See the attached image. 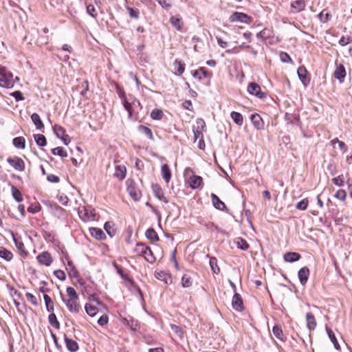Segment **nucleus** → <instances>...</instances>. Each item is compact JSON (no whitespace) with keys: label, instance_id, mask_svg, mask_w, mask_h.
Returning a JSON list of instances; mask_svg holds the SVG:
<instances>
[{"label":"nucleus","instance_id":"f257e3e1","mask_svg":"<svg viewBox=\"0 0 352 352\" xmlns=\"http://www.w3.org/2000/svg\"><path fill=\"white\" fill-rule=\"evenodd\" d=\"M16 80H19V77L14 78L13 74L10 71L5 67L0 65V87H12Z\"/></svg>","mask_w":352,"mask_h":352},{"label":"nucleus","instance_id":"f03ea898","mask_svg":"<svg viewBox=\"0 0 352 352\" xmlns=\"http://www.w3.org/2000/svg\"><path fill=\"white\" fill-rule=\"evenodd\" d=\"M78 213L81 220L85 222L94 221L95 219L94 209L91 206H80Z\"/></svg>","mask_w":352,"mask_h":352},{"label":"nucleus","instance_id":"7ed1b4c3","mask_svg":"<svg viewBox=\"0 0 352 352\" xmlns=\"http://www.w3.org/2000/svg\"><path fill=\"white\" fill-rule=\"evenodd\" d=\"M229 21L230 22L249 23L250 22V17L245 13L235 12L230 16Z\"/></svg>","mask_w":352,"mask_h":352},{"label":"nucleus","instance_id":"20e7f679","mask_svg":"<svg viewBox=\"0 0 352 352\" xmlns=\"http://www.w3.org/2000/svg\"><path fill=\"white\" fill-rule=\"evenodd\" d=\"M248 91L250 94L255 96L258 98H264L266 97V94L261 91V87L255 82H251L249 84L248 87Z\"/></svg>","mask_w":352,"mask_h":352},{"label":"nucleus","instance_id":"39448f33","mask_svg":"<svg viewBox=\"0 0 352 352\" xmlns=\"http://www.w3.org/2000/svg\"><path fill=\"white\" fill-rule=\"evenodd\" d=\"M127 191L131 198L135 201H138L141 198V192L135 188L133 181L127 180Z\"/></svg>","mask_w":352,"mask_h":352},{"label":"nucleus","instance_id":"423d86ee","mask_svg":"<svg viewBox=\"0 0 352 352\" xmlns=\"http://www.w3.org/2000/svg\"><path fill=\"white\" fill-rule=\"evenodd\" d=\"M188 183L192 189H197L202 185L203 179L201 177L193 175L188 179Z\"/></svg>","mask_w":352,"mask_h":352},{"label":"nucleus","instance_id":"0eeeda50","mask_svg":"<svg viewBox=\"0 0 352 352\" xmlns=\"http://www.w3.org/2000/svg\"><path fill=\"white\" fill-rule=\"evenodd\" d=\"M38 261L45 266H50L52 262L51 254L47 252H43L37 256Z\"/></svg>","mask_w":352,"mask_h":352},{"label":"nucleus","instance_id":"6e6552de","mask_svg":"<svg viewBox=\"0 0 352 352\" xmlns=\"http://www.w3.org/2000/svg\"><path fill=\"white\" fill-rule=\"evenodd\" d=\"M333 76L340 82L344 81L346 77V70L344 66L342 64L337 65L336 69L334 71Z\"/></svg>","mask_w":352,"mask_h":352},{"label":"nucleus","instance_id":"1a4fd4ad","mask_svg":"<svg viewBox=\"0 0 352 352\" xmlns=\"http://www.w3.org/2000/svg\"><path fill=\"white\" fill-rule=\"evenodd\" d=\"M232 305L233 308L238 311H241L243 309V302L240 294L236 293L233 296Z\"/></svg>","mask_w":352,"mask_h":352},{"label":"nucleus","instance_id":"9d476101","mask_svg":"<svg viewBox=\"0 0 352 352\" xmlns=\"http://www.w3.org/2000/svg\"><path fill=\"white\" fill-rule=\"evenodd\" d=\"M298 78L305 86L309 83V78L307 77V71L304 66H300L297 70Z\"/></svg>","mask_w":352,"mask_h":352},{"label":"nucleus","instance_id":"9b49d317","mask_svg":"<svg viewBox=\"0 0 352 352\" xmlns=\"http://www.w3.org/2000/svg\"><path fill=\"white\" fill-rule=\"evenodd\" d=\"M305 8V1L304 0H296L291 3V12L298 13L303 10Z\"/></svg>","mask_w":352,"mask_h":352},{"label":"nucleus","instance_id":"f8f14e48","mask_svg":"<svg viewBox=\"0 0 352 352\" xmlns=\"http://www.w3.org/2000/svg\"><path fill=\"white\" fill-rule=\"evenodd\" d=\"M77 300L78 299H63L69 311L74 313H78L80 309V307L76 302Z\"/></svg>","mask_w":352,"mask_h":352},{"label":"nucleus","instance_id":"ddd939ff","mask_svg":"<svg viewBox=\"0 0 352 352\" xmlns=\"http://www.w3.org/2000/svg\"><path fill=\"white\" fill-rule=\"evenodd\" d=\"M67 263H66V270L67 271L69 275L71 277L77 278L79 276V274L74 263L71 260L66 258Z\"/></svg>","mask_w":352,"mask_h":352},{"label":"nucleus","instance_id":"4468645a","mask_svg":"<svg viewBox=\"0 0 352 352\" xmlns=\"http://www.w3.org/2000/svg\"><path fill=\"white\" fill-rule=\"evenodd\" d=\"M309 275V270L308 267H304L300 269L298 273V278L302 285H305Z\"/></svg>","mask_w":352,"mask_h":352},{"label":"nucleus","instance_id":"2eb2a0df","mask_svg":"<svg viewBox=\"0 0 352 352\" xmlns=\"http://www.w3.org/2000/svg\"><path fill=\"white\" fill-rule=\"evenodd\" d=\"M250 120L256 129L259 130L263 128L264 124L263 120L258 114H252L250 117Z\"/></svg>","mask_w":352,"mask_h":352},{"label":"nucleus","instance_id":"dca6fc26","mask_svg":"<svg viewBox=\"0 0 352 352\" xmlns=\"http://www.w3.org/2000/svg\"><path fill=\"white\" fill-rule=\"evenodd\" d=\"M170 23L176 30H181L183 27L182 18L179 15L173 16L170 19Z\"/></svg>","mask_w":352,"mask_h":352},{"label":"nucleus","instance_id":"f3484780","mask_svg":"<svg viewBox=\"0 0 352 352\" xmlns=\"http://www.w3.org/2000/svg\"><path fill=\"white\" fill-rule=\"evenodd\" d=\"M65 342L66 346L69 351L76 352L78 351V344L75 340L70 339L65 336Z\"/></svg>","mask_w":352,"mask_h":352},{"label":"nucleus","instance_id":"a211bd4d","mask_svg":"<svg viewBox=\"0 0 352 352\" xmlns=\"http://www.w3.org/2000/svg\"><path fill=\"white\" fill-rule=\"evenodd\" d=\"M11 296H12V300L13 301L14 304L16 307L19 311H21V294L17 292L16 290H11L10 292Z\"/></svg>","mask_w":352,"mask_h":352},{"label":"nucleus","instance_id":"6ab92c4d","mask_svg":"<svg viewBox=\"0 0 352 352\" xmlns=\"http://www.w3.org/2000/svg\"><path fill=\"white\" fill-rule=\"evenodd\" d=\"M162 178L166 183H168L171 178V173L168 164H163L161 168Z\"/></svg>","mask_w":352,"mask_h":352},{"label":"nucleus","instance_id":"aec40b11","mask_svg":"<svg viewBox=\"0 0 352 352\" xmlns=\"http://www.w3.org/2000/svg\"><path fill=\"white\" fill-rule=\"evenodd\" d=\"M211 198L212 204L217 209L223 210L226 208L225 204L221 201L216 195L212 194Z\"/></svg>","mask_w":352,"mask_h":352},{"label":"nucleus","instance_id":"412c9836","mask_svg":"<svg viewBox=\"0 0 352 352\" xmlns=\"http://www.w3.org/2000/svg\"><path fill=\"white\" fill-rule=\"evenodd\" d=\"M300 258V255L297 252H287L284 254V260L286 262L292 263Z\"/></svg>","mask_w":352,"mask_h":352},{"label":"nucleus","instance_id":"4be33fe9","mask_svg":"<svg viewBox=\"0 0 352 352\" xmlns=\"http://www.w3.org/2000/svg\"><path fill=\"white\" fill-rule=\"evenodd\" d=\"M306 320L307 323V327L309 330H313L316 327V322L314 315L309 312L306 314Z\"/></svg>","mask_w":352,"mask_h":352},{"label":"nucleus","instance_id":"5701e85b","mask_svg":"<svg viewBox=\"0 0 352 352\" xmlns=\"http://www.w3.org/2000/svg\"><path fill=\"white\" fill-rule=\"evenodd\" d=\"M126 168L123 166H117L116 167V170L114 173V176L118 178L119 179H123L126 177Z\"/></svg>","mask_w":352,"mask_h":352},{"label":"nucleus","instance_id":"b1692460","mask_svg":"<svg viewBox=\"0 0 352 352\" xmlns=\"http://www.w3.org/2000/svg\"><path fill=\"white\" fill-rule=\"evenodd\" d=\"M192 76L199 80H201L208 76V72L204 67H201L199 69L194 71L192 72Z\"/></svg>","mask_w":352,"mask_h":352},{"label":"nucleus","instance_id":"393cba45","mask_svg":"<svg viewBox=\"0 0 352 352\" xmlns=\"http://www.w3.org/2000/svg\"><path fill=\"white\" fill-rule=\"evenodd\" d=\"M230 117L234 121V123H236L239 126H241L243 123V118L242 115L236 111H232L230 113Z\"/></svg>","mask_w":352,"mask_h":352},{"label":"nucleus","instance_id":"a878e982","mask_svg":"<svg viewBox=\"0 0 352 352\" xmlns=\"http://www.w3.org/2000/svg\"><path fill=\"white\" fill-rule=\"evenodd\" d=\"M31 119L37 129H41L44 127V124L42 122L38 114L34 113L31 116Z\"/></svg>","mask_w":352,"mask_h":352},{"label":"nucleus","instance_id":"bb28decb","mask_svg":"<svg viewBox=\"0 0 352 352\" xmlns=\"http://www.w3.org/2000/svg\"><path fill=\"white\" fill-rule=\"evenodd\" d=\"M120 97L122 100V103L124 109L128 111L129 117L132 116L131 104L127 101L126 97L124 94H120Z\"/></svg>","mask_w":352,"mask_h":352},{"label":"nucleus","instance_id":"cd10ccee","mask_svg":"<svg viewBox=\"0 0 352 352\" xmlns=\"http://www.w3.org/2000/svg\"><path fill=\"white\" fill-rule=\"evenodd\" d=\"M89 230L91 235L96 239H102L104 236V234L101 229L92 228H90Z\"/></svg>","mask_w":352,"mask_h":352},{"label":"nucleus","instance_id":"c85d7f7f","mask_svg":"<svg viewBox=\"0 0 352 352\" xmlns=\"http://www.w3.org/2000/svg\"><path fill=\"white\" fill-rule=\"evenodd\" d=\"M145 234L146 238L152 241H157L159 240V237L157 232L153 228H148L146 231Z\"/></svg>","mask_w":352,"mask_h":352},{"label":"nucleus","instance_id":"c756f323","mask_svg":"<svg viewBox=\"0 0 352 352\" xmlns=\"http://www.w3.org/2000/svg\"><path fill=\"white\" fill-rule=\"evenodd\" d=\"M235 243L237 248L242 250H247L250 247L248 242L241 237L236 238Z\"/></svg>","mask_w":352,"mask_h":352},{"label":"nucleus","instance_id":"7c9ffc66","mask_svg":"<svg viewBox=\"0 0 352 352\" xmlns=\"http://www.w3.org/2000/svg\"><path fill=\"white\" fill-rule=\"evenodd\" d=\"M326 331L329 336V338H330L331 341L333 342L334 347L336 349H340V345L337 341V339H336V336H335L334 333L333 332V331L328 327H326Z\"/></svg>","mask_w":352,"mask_h":352},{"label":"nucleus","instance_id":"2f4dec72","mask_svg":"<svg viewBox=\"0 0 352 352\" xmlns=\"http://www.w3.org/2000/svg\"><path fill=\"white\" fill-rule=\"evenodd\" d=\"M87 314L91 317L95 316L98 313V308L91 304L87 303L85 307Z\"/></svg>","mask_w":352,"mask_h":352},{"label":"nucleus","instance_id":"473e14b6","mask_svg":"<svg viewBox=\"0 0 352 352\" xmlns=\"http://www.w3.org/2000/svg\"><path fill=\"white\" fill-rule=\"evenodd\" d=\"M139 131L144 134L149 140H153V132L151 129L146 126L140 125L139 126Z\"/></svg>","mask_w":352,"mask_h":352},{"label":"nucleus","instance_id":"72a5a7b5","mask_svg":"<svg viewBox=\"0 0 352 352\" xmlns=\"http://www.w3.org/2000/svg\"><path fill=\"white\" fill-rule=\"evenodd\" d=\"M43 298L47 311L52 312L54 311V303L51 298L48 295L45 294Z\"/></svg>","mask_w":352,"mask_h":352},{"label":"nucleus","instance_id":"f704fd0d","mask_svg":"<svg viewBox=\"0 0 352 352\" xmlns=\"http://www.w3.org/2000/svg\"><path fill=\"white\" fill-rule=\"evenodd\" d=\"M50 324L56 329L60 328V323L58 321L56 315L54 313H51L48 317Z\"/></svg>","mask_w":352,"mask_h":352},{"label":"nucleus","instance_id":"c9c22d12","mask_svg":"<svg viewBox=\"0 0 352 352\" xmlns=\"http://www.w3.org/2000/svg\"><path fill=\"white\" fill-rule=\"evenodd\" d=\"M52 153L54 155H58L61 157H66L67 156V152L63 147L58 146L52 149Z\"/></svg>","mask_w":352,"mask_h":352},{"label":"nucleus","instance_id":"e433bc0d","mask_svg":"<svg viewBox=\"0 0 352 352\" xmlns=\"http://www.w3.org/2000/svg\"><path fill=\"white\" fill-rule=\"evenodd\" d=\"M0 257L6 261H10L12 258V254L6 248L0 247Z\"/></svg>","mask_w":352,"mask_h":352},{"label":"nucleus","instance_id":"4c0bfd02","mask_svg":"<svg viewBox=\"0 0 352 352\" xmlns=\"http://www.w3.org/2000/svg\"><path fill=\"white\" fill-rule=\"evenodd\" d=\"M142 256L149 263H153L155 261V258L153 256V252L149 247H147V250H145V252H144Z\"/></svg>","mask_w":352,"mask_h":352},{"label":"nucleus","instance_id":"58836bf2","mask_svg":"<svg viewBox=\"0 0 352 352\" xmlns=\"http://www.w3.org/2000/svg\"><path fill=\"white\" fill-rule=\"evenodd\" d=\"M34 140L36 143L39 146H44L47 144V140L45 137L41 134H37L34 135Z\"/></svg>","mask_w":352,"mask_h":352},{"label":"nucleus","instance_id":"ea45409f","mask_svg":"<svg viewBox=\"0 0 352 352\" xmlns=\"http://www.w3.org/2000/svg\"><path fill=\"white\" fill-rule=\"evenodd\" d=\"M12 195L16 201H22V193L21 191L14 186L11 187Z\"/></svg>","mask_w":352,"mask_h":352},{"label":"nucleus","instance_id":"a19ab883","mask_svg":"<svg viewBox=\"0 0 352 352\" xmlns=\"http://www.w3.org/2000/svg\"><path fill=\"white\" fill-rule=\"evenodd\" d=\"M53 131L58 138H62L65 133V130L60 125L55 124L53 126Z\"/></svg>","mask_w":352,"mask_h":352},{"label":"nucleus","instance_id":"79ce46f5","mask_svg":"<svg viewBox=\"0 0 352 352\" xmlns=\"http://www.w3.org/2000/svg\"><path fill=\"white\" fill-rule=\"evenodd\" d=\"M155 196L161 201H163L165 203H168V200L164 196V194L162 191V190L158 187L156 186V188L154 189Z\"/></svg>","mask_w":352,"mask_h":352},{"label":"nucleus","instance_id":"37998d69","mask_svg":"<svg viewBox=\"0 0 352 352\" xmlns=\"http://www.w3.org/2000/svg\"><path fill=\"white\" fill-rule=\"evenodd\" d=\"M308 204V199L305 198L296 204V208L300 210H305L307 208Z\"/></svg>","mask_w":352,"mask_h":352},{"label":"nucleus","instance_id":"c03bdc74","mask_svg":"<svg viewBox=\"0 0 352 352\" xmlns=\"http://www.w3.org/2000/svg\"><path fill=\"white\" fill-rule=\"evenodd\" d=\"M147 247L148 246L145 245L143 243H137V245H135V247L134 248V252L137 254L142 256V254L145 252V250H147Z\"/></svg>","mask_w":352,"mask_h":352},{"label":"nucleus","instance_id":"a18cd8bd","mask_svg":"<svg viewBox=\"0 0 352 352\" xmlns=\"http://www.w3.org/2000/svg\"><path fill=\"white\" fill-rule=\"evenodd\" d=\"M8 162L15 169H16V170H21L22 169V166L21 165L20 159L19 158H17V159L8 158Z\"/></svg>","mask_w":352,"mask_h":352},{"label":"nucleus","instance_id":"49530a36","mask_svg":"<svg viewBox=\"0 0 352 352\" xmlns=\"http://www.w3.org/2000/svg\"><path fill=\"white\" fill-rule=\"evenodd\" d=\"M209 263L212 272L215 274H218L219 272V267L217 265V258L214 257H211L210 258Z\"/></svg>","mask_w":352,"mask_h":352},{"label":"nucleus","instance_id":"de8ad7c7","mask_svg":"<svg viewBox=\"0 0 352 352\" xmlns=\"http://www.w3.org/2000/svg\"><path fill=\"white\" fill-rule=\"evenodd\" d=\"M41 206L39 203L34 202V204H32L28 208V212L34 214L36 212H38L41 210Z\"/></svg>","mask_w":352,"mask_h":352},{"label":"nucleus","instance_id":"09e8293b","mask_svg":"<svg viewBox=\"0 0 352 352\" xmlns=\"http://www.w3.org/2000/svg\"><path fill=\"white\" fill-rule=\"evenodd\" d=\"M270 35H271L270 30L265 28L263 30H261V32H259L258 33H257L256 36L259 38L265 40V39H267L268 38H270Z\"/></svg>","mask_w":352,"mask_h":352},{"label":"nucleus","instance_id":"8fccbe9b","mask_svg":"<svg viewBox=\"0 0 352 352\" xmlns=\"http://www.w3.org/2000/svg\"><path fill=\"white\" fill-rule=\"evenodd\" d=\"M192 279L188 275H184L182 278V285L183 287H190L192 285Z\"/></svg>","mask_w":352,"mask_h":352},{"label":"nucleus","instance_id":"3c124183","mask_svg":"<svg viewBox=\"0 0 352 352\" xmlns=\"http://www.w3.org/2000/svg\"><path fill=\"white\" fill-rule=\"evenodd\" d=\"M272 332L276 338L280 340H283V333L280 327L277 325L274 326L272 329Z\"/></svg>","mask_w":352,"mask_h":352},{"label":"nucleus","instance_id":"603ef678","mask_svg":"<svg viewBox=\"0 0 352 352\" xmlns=\"http://www.w3.org/2000/svg\"><path fill=\"white\" fill-rule=\"evenodd\" d=\"M155 277L159 280L164 281L166 283H168V280L170 279V277L164 272H157Z\"/></svg>","mask_w":352,"mask_h":352},{"label":"nucleus","instance_id":"864d4df0","mask_svg":"<svg viewBox=\"0 0 352 352\" xmlns=\"http://www.w3.org/2000/svg\"><path fill=\"white\" fill-rule=\"evenodd\" d=\"M163 112L160 109H153L151 113V117L153 120H160L162 118Z\"/></svg>","mask_w":352,"mask_h":352},{"label":"nucleus","instance_id":"5fc2aeb1","mask_svg":"<svg viewBox=\"0 0 352 352\" xmlns=\"http://www.w3.org/2000/svg\"><path fill=\"white\" fill-rule=\"evenodd\" d=\"M332 182L338 186H342L344 183V177L343 175H338V177L332 179Z\"/></svg>","mask_w":352,"mask_h":352},{"label":"nucleus","instance_id":"6e6d98bb","mask_svg":"<svg viewBox=\"0 0 352 352\" xmlns=\"http://www.w3.org/2000/svg\"><path fill=\"white\" fill-rule=\"evenodd\" d=\"M334 197L340 201H344L346 197V192L344 190L340 189L336 192Z\"/></svg>","mask_w":352,"mask_h":352},{"label":"nucleus","instance_id":"4d7b16f0","mask_svg":"<svg viewBox=\"0 0 352 352\" xmlns=\"http://www.w3.org/2000/svg\"><path fill=\"white\" fill-rule=\"evenodd\" d=\"M67 293L68 296L70 297V299H78V296L76 290L72 287H68L67 288Z\"/></svg>","mask_w":352,"mask_h":352},{"label":"nucleus","instance_id":"13d9d810","mask_svg":"<svg viewBox=\"0 0 352 352\" xmlns=\"http://www.w3.org/2000/svg\"><path fill=\"white\" fill-rule=\"evenodd\" d=\"M54 274L60 280H65L66 278L65 273L63 270H55L54 272Z\"/></svg>","mask_w":352,"mask_h":352},{"label":"nucleus","instance_id":"bf43d9fd","mask_svg":"<svg viewBox=\"0 0 352 352\" xmlns=\"http://www.w3.org/2000/svg\"><path fill=\"white\" fill-rule=\"evenodd\" d=\"M174 65L175 69H177V71L179 74H182L184 72V65L180 61L176 60L174 63Z\"/></svg>","mask_w":352,"mask_h":352},{"label":"nucleus","instance_id":"052dcab7","mask_svg":"<svg viewBox=\"0 0 352 352\" xmlns=\"http://www.w3.org/2000/svg\"><path fill=\"white\" fill-rule=\"evenodd\" d=\"M170 327L172 331H173L180 338L183 337V331L179 326L171 324Z\"/></svg>","mask_w":352,"mask_h":352},{"label":"nucleus","instance_id":"680f3d73","mask_svg":"<svg viewBox=\"0 0 352 352\" xmlns=\"http://www.w3.org/2000/svg\"><path fill=\"white\" fill-rule=\"evenodd\" d=\"M109 319L107 316L102 315L98 320V324L100 326H104L108 323Z\"/></svg>","mask_w":352,"mask_h":352},{"label":"nucleus","instance_id":"e2e57ef3","mask_svg":"<svg viewBox=\"0 0 352 352\" xmlns=\"http://www.w3.org/2000/svg\"><path fill=\"white\" fill-rule=\"evenodd\" d=\"M87 12L91 16H96L97 15L95 7L93 5H89L87 6Z\"/></svg>","mask_w":352,"mask_h":352},{"label":"nucleus","instance_id":"0e129e2a","mask_svg":"<svg viewBox=\"0 0 352 352\" xmlns=\"http://www.w3.org/2000/svg\"><path fill=\"white\" fill-rule=\"evenodd\" d=\"M13 144L19 148H22V137H17L13 139Z\"/></svg>","mask_w":352,"mask_h":352},{"label":"nucleus","instance_id":"69168bd1","mask_svg":"<svg viewBox=\"0 0 352 352\" xmlns=\"http://www.w3.org/2000/svg\"><path fill=\"white\" fill-rule=\"evenodd\" d=\"M47 179L52 183H58L59 182V177L52 174L47 175Z\"/></svg>","mask_w":352,"mask_h":352},{"label":"nucleus","instance_id":"338daca9","mask_svg":"<svg viewBox=\"0 0 352 352\" xmlns=\"http://www.w3.org/2000/svg\"><path fill=\"white\" fill-rule=\"evenodd\" d=\"M25 296L28 300H30L33 305L37 304L36 298L34 295L28 292L26 293Z\"/></svg>","mask_w":352,"mask_h":352},{"label":"nucleus","instance_id":"774afa93","mask_svg":"<svg viewBox=\"0 0 352 352\" xmlns=\"http://www.w3.org/2000/svg\"><path fill=\"white\" fill-rule=\"evenodd\" d=\"M281 60L285 63L292 62V58L287 53H282L280 54Z\"/></svg>","mask_w":352,"mask_h":352}]
</instances>
